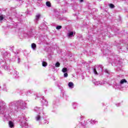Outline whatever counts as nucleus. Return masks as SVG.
Returning <instances> with one entry per match:
<instances>
[{
	"mask_svg": "<svg viewBox=\"0 0 128 128\" xmlns=\"http://www.w3.org/2000/svg\"><path fill=\"white\" fill-rule=\"evenodd\" d=\"M18 106H14V103L10 102L9 104V106L10 108H16L15 110H18V108H22V110H26V104L22 101H19L18 102Z\"/></svg>",
	"mask_w": 128,
	"mask_h": 128,
	"instance_id": "nucleus-1",
	"label": "nucleus"
},
{
	"mask_svg": "<svg viewBox=\"0 0 128 128\" xmlns=\"http://www.w3.org/2000/svg\"><path fill=\"white\" fill-rule=\"evenodd\" d=\"M102 66H99L96 68L94 69V74H102Z\"/></svg>",
	"mask_w": 128,
	"mask_h": 128,
	"instance_id": "nucleus-2",
	"label": "nucleus"
},
{
	"mask_svg": "<svg viewBox=\"0 0 128 128\" xmlns=\"http://www.w3.org/2000/svg\"><path fill=\"white\" fill-rule=\"evenodd\" d=\"M6 108V106L4 102H0V114H4V110Z\"/></svg>",
	"mask_w": 128,
	"mask_h": 128,
	"instance_id": "nucleus-3",
	"label": "nucleus"
},
{
	"mask_svg": "<svg viewBox=\"0 0 128 128\" xmlns=\"http://www.w3.org/2000/svg\"><path fill=\"white\" fill-rule=\"evenodd\" d=\"M28 124L26 120L21 121L20 123V126L21 128H28Z\"/></svg>",
	"mask_w": 128,
	"mask_h": 128,
	"instance_id": "nucleus-4",
	"label": "nucleus"
},
{
	"mask_svg": "<svg viewBox=\"0 0 128 128\" xmlns=\"http://www.w3.org/2000/svg\"><path fill=\"white\" fill-rule=\"evenodd\" d=\"M42 118V116L40 113H38L36 114V116H35V120L36 122H40Z\"/></svg>",
	"mask_w": 128,
	"mask_h": 128,
	"instance_id": "nucleus-5",
	"label": "nucleus"
},
{
	"mask_svg": "<svg viewBox=\"0 0 128 128\" xmlns=\"http://www.w3.org/2000/svg\"><path fill=\"white\" fill-rule=\"evenodd\" d=\"M88 122H90V124H98V120H90V119H88L87 121H86V123L88 124Z\"/></svg>",
	"mask_w": 128,
	"mask_h": 128,
	"instance_id": "nucleus-6",
	"label": "nucleus"
},
{
	"mask_svg": "<svg viewBox=\"0 0 128 128\" xmlns=\"http://www.w3.org/2000/svg\"><path fill=\"white\" fill-rule=\"evenodd\" d=\"M34 110V112H36V114H40V112H42V108H40L38 107H35Z\"/></svg>",
	"mask_w": 128,
	"mask_h": 128,
	"instance_id": "nucleus-7",
	"label": "nucleus"
},
{
	"mask_svg": "<svg viewBox=\"0 0 128 128\" xmlns=\"http://www.w3.org/2000/svg\"><path fill=\"white\" fill-rule=\"evenodd\" d=\"M92 82L95 86H102V82L100 81H96V80H94Z\"/></svg>",
	"mask_w": 128,
	"mask_h": 128,
	"instance_id": "nucleus-8",
	"label": "nucleus"
},
{
	"mask_svg": "<svg viewBox=\"0 0 128 128\" xmlns=\"http://www.w3.org/2000/svg\"><path fill=\"white\" fill-rule=\"evenodd\" d=\"M8 126L10 128H14V123L12 121L8 122Z\"/></svg>",
	"mask_w": 128,
	"mask_h": 128,
	"instance_id": "nucleus-9",
	"label": "nucleus"
},
{
	"mask_svg": "<svg viewBox=\"0 0 128 128\" xmlns=\"http://www.w3.org/2000/svg\"><path fill=\"white\" fill-rule=\"evenodd\" d=\"M42 106H48V102L46 100L44 99V98H42Z\"/></svg>",
	"mask_w": 128,
	"mask_h": 128,
	"instance_id": "nucleus-10",
	"label": "nucleus"
},
{
	"mask_svg": "<svg viewBox=\"0 0 128 128\" xmlns=\"http://www.w3.org/2000/svg\"><path fill=\"white\" fill-rule=\"evenodd\" d=\"M68 86L70 88L72 89V88H74V82H70L68 84Z\"/></svg>",
	"mask_w": 128,
	"mask_h": 128,
	"instance_id": "nucleus-11",
	"label": "nucleus"
},
{
	"mask_svg": "<svg viewBox=\"0 0 128 128\" xmlns=\"http://www.w3.org/2000/svg\"><path fill=\"white\" fill-rule=\"evenodd\" d=\"M74 34H76V32H70L68 33V38H72V36H74Z\"/></svg>",
	"mask_w": 128,
	"mask_h": 128,
	"instance_id": "nucleus-12",
	"label": "nucleus"
},
{
	"mask_svg": "<svg viewBox=\"0 0 128 128\" xmlns=\"http://www.w3.org/2000/svg\"><path fill=\"white\" fill-rule=\"evenodd\" d=\"M126 82H128V81H126V80L122 79L120 80V84H126Z\"/></svg>",
	"mask_w": 128,
	"mask_h": 128,
	"instance_id": "nucleus-13",
	"label": "nucleus"
},
{
	"mask_svg": "<svg viewBox=\"0 0 128 128\" xmlns=\"http://www.w3.org/2000/svg\"><path fill=\"white\" fill-rule=\"evenodd\" d=\"M72 106L74 110H76V107L78 106V104H76V102H72Z\"/></svg>",
	"mask_w": 128,
	"mask_h": 128,
	"instance_id": "nucleus-14",
	"label": "nucleus"
},
{
	"mask_svg": "<svg viewBox=\"0 0 128 128\" xmlns=\"http://www.w3.org/2000/svg\"><path fill=\"white\" fill-rule=\"evenodd\" d=\"M62 72H64V74L66 73V72H68V68H63L62 70Z\"/></svg>",
	"mask_w": 128,
	"mask_h": 128,
	"instance_id": "nucleus-15",
	"label": "nucleus"
},
{
	"mask_svg": "<svg viewBox=\"0 0 128 128\" xmlns=\"http://www.w3.org/2000/svg\"><path fill=\"white\" fill-rule=\"evenodd\" d=\"M40 14H38L36 16V20H40Z\"/></svg>",
	"mask_w": 128,
	"mask_h": 128,
	"instance_id": "nucleus-16",
	"label": "nucleus"
},
{
	"mask_svg": "<svg viewBox=\"0 0 128 128\" xmlns=\"http://www.w3.org/2000/svg\"><path fill=\"white\" fill-rule=\"evenodd\" d=\"M31 46L33 50H36V45L34 43H33L32 44Z\"/></svg>",
	"mask_w": 128,
	"mask_h": 128,
	"instance_id": "nucleus-17",
	"label": "nucleus"
},
{
	"mask_svg": "<svg viewBox=\"0 0 128 128\" xmlns=\"http://www.w3.org/2000/svg\"><path fill=\"white\" fill-rule=\"evenodd\" d=\"M4 18H6L5 16H4V15L0 16V22H2V20Z\"/></svg>",
	"mask_w": 128,
	"mask_h": 128,
	"instance_id": "nucleus-18",
	"label": "nucleus"
},
{
	"mask_svg": "<svg viewBox=\"0 0 128 128\" xmlns=\"http://www.w3.org/2000/svg\"><path fill=\"white\" fill-rule=\"evenodd\" d=\"M42 66H48V63H46V62L43 61V62H42Z\"/></svg>",
	"mask_w": 128,
	"mask_h": 128,
	"instance_id": "nucleus-19",
	"label": "nucleus"
},
{
	"mask_svg": "<svg viewBox=\"0 0 128 128\" xmlns=\"http://www.w3.org/2000/svg\"><path fill=\"white\" fill-rule=\"evenodd\" d=\"M60 62H56V64H55V66L56 68H60Z\"/></svg>",
	"mask_w": 128,
	"mask_h": 128,
	"instance_id": "nucleus-20",
	"label": "nucleus"
},
{
	"mask_svg": "<svg viewBox=\"0 0 128 128\" xmlns=\"http://www.w3.org/2000/svg\"><path fill=\"white\" fill-rule=\"evenodd\" d=\"M4 70H10V67L8 66V65H5L4 66Z\"/></svg>",
	"mask_w": 128,
	"mask_h": 128,
	"instance_id": "nucleus-21",
	"label": "nucleus"
},
{
	"mask_svg": "<svg viewBox=\"0 0 128 128\" xmlns=\"http://www.w3.org/2000/svg\"><path fill=\"white\" fill-rule=\"evenodd\" d=\"M109 6L110 8H114V5L112 4H109Z\"/></svg>",
	"mask_w": 128,
	"mask_h": 128,
	"instance_id": "nucleus-22",
	"label": "nucleus"
},
{
	"mask_svg": "<svg viewBox=\"0 0 128 128\" xmlns=\"http://www.w3.org/2000/svg\"><path fill=\"white\" fill-rule=\"evenodd\" d=\"M46 6L48 7L50 6V2H46Z\"/></svg>",
	"mask_w": 128,
	"mask_h": 128,
	"instance_id": "nucleus-23",
	"label": "nucleus"
},
{
	"mask_svg": "<svg viewBox=\"0 0 128 128\" xmlns=\"http://www.w3.org/2000/svg\"><path fill=\"white\" fill-rule=\"evenodd\" d=\"M42 124H48V122L46 121V120L44 119V121Z\"/></svg>",
	"mask_w": 128,
	"mask_h": 128,
	"instance_id": "nucleus-24",
	"label": "nucleus"
},
{
	"mask_svg": "<svg viewBox=\"0 0 128 128\" xmlns=\"http://www.w3.org/2000/svg\"><path fill=\"white\" fill-rule=\"evenodd\" d=\"M56 30H60L62 28V26H58L56 27Z\"/></svg>",
	"mask_w": 128,
	"mask_h": 128,
	"instance_id": "nucleus-25",
	"label": "nucleus"
},
{
	"mask_svg": "<svg viewBox=\"0 0 128 128\" xmlns=\"http://www.w3.org/2000/svg\"><path fill=\"white\" fill-rule=\"evenodd\" d=\"M119 86H120V85L118 84H116L115 85V88H116V89L118 88Z\"/></svg>",
	"mask_w": 128,
	"mask_h": 128,
	"instance_id": "nucleus-26",
	"label": "nucleus"
},
{
	"mask_svg": "<svg viewBox=\"0 0 128 128\" xmlns=\"http://www.w3.org/2000/svg\"><path fill=\"white\" fill-rule=\"evenodd\" d=\"M68 73H64V78H68Z\"/></svg>",
	"mask_w": 128,
	"mask_h": 128,
	"instance_id": "nucleus-27",
	"label": "nucleus"
},
{
	"mask_svg": "<svg viewBox=\"0 0 128 128\" xmlns=\"http://www.w3.org/2000/svg\"><path fill=\"white\" fill-rule=\"evenodd\" d=\"M18 64H20V58H18Z\"/></svg>",
	"mask_w": 128,
	"mask_h": 128,
	"instance_id": "nucleus-28",
	"label": "nucleus"
},
{
	"mask_svg": "<svg viewBox=\"0 0 128 128\" xmlns=\"http://www.w3.org/2000/svg\"><path fill=\"white\" fill-rule=\"evenodd\" d=\"M84 2V0H80V2Z\"/></svg>",
	"mask_w": 128,
	"mask_h": 128,
	"instance_id": "nucleus-29",
	"label": "nucleus"
},
{
	"mask_svg": "<svg viewBox=\"0 0 128 128\" xmlns=\"http://www.w3.org/2000/svg\"><path fill=\"white\" fill-rule=\"evenodd\" d=\"M105 72H107V74H108V70H106Z\"/></svg>",
	"mask_w": 128,
	"mask_h": 128,
	"instance_id": "nucleus-30",
	"label": "nucleus"
},
{
	"mask_svg": "<svg viewBox=\"0 0 128 128\" xmlns=\"http://www.w3.org/2000/svg\"><path fill=\"white\" fill-rule=\"evenodd\" d=\"M20 2H22V0H20Z\"/></svg>",
	"mask_w": 128,
	"mask_h": 128,
	"instance_id": "nucleus-31",
	"label": "nucleus"
},
{
	"mask_svg": "<svg viewBox=\"0 0 128 128\" xmlns=\"http://www.w3.org/2000/svg\"><path fill=\"white\" fill-rule=\"evenodd\" d=\"M80 120H82V117H80Z\"/></svg>",
	"mask_w": 128,
	"mask_h": 128,
	"instance_id": "nucleus-32",
	"label": "nucleus"
}]
</instances>
